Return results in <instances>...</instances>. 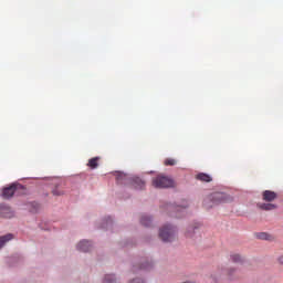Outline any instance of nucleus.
Instances as JSON below:
<instances>
[{"instance_id":"19","label":"nucleus","mask_w":283,"mask_h":283,"mask_svg":"<svg viewBox=\"0 0 283 283\" xmlns=\"http://www.w3.org/2000/svg\"><path fill=\"white\" fill-rule=\"evenodd\" d=\"M128 283H147V282H145V279L143 277H135L130 280Z\"/></svg>"},{"instance_id":"15","label":"nucleus","mask_w":283,"mask_h":283,"mask_svg":"<svg viewBox=\"0 0 283 283\" xmlns=\"http://www.w3.org/2000/svg\"><path fill=\"white\" fill-rule=\"evenodd\" d=\"M260 209H263V211H273L274 209H277V206L273 203H261Z\"/></svg>"},{"instance_id":"7","label":"nucleus","mask_w":283,"mask_h":283,"mask_svg":"<svg viewBox=\"0 0 283 283\" xmlns=\"http://www.w3.org/2000/svg\"><path fill=\"white\" fill-rule=\"evenodd\" d=\"M18 189H23V187L19 184H12L9 187L3 188L1 196L8 200L14 196V191Z\"/></svg>"},{"instance_id":"2","label":"nucleus","mask_w":283,"mask_h":283,"mask_svg":"<svg viewBox=\"0 0 283 283\" xmlns=\"http://www.w3.org/2000/svg\"><path fill=\"white\" fill-rule=\"evenodd\" d=\"M178 235V227L171 223L164 224L159 229V238L163 242H174Z\"/></svg>"},{"instance_id":"21","label":"nucleus","mask_w":283,"mask_h":283,"mask_svg":"<svg viewBox=\"0 0 283 283\" xmlns=\"http://www.w3.org/2000/svg\"><path fill=\"white\" fill-rule=\"evenodd\" d=\"M53 196H63V191L59 190V188L53 189Z\"/></svg>"},{"instance_id":"9","label":"nucleus","mask_w":283,"mask_h":283,"mask_svg":"<svg viewBox=\"0 0 283 283\" xmlns=\"http://www.w3.org/2000/svg\"><path fill=\"white\" fill-rule=\"evenodd\" d=\"M15 212L12 210V208L6 203L0 205V218H14Z\"/></svg>"},{"instance_id":"20","label":"nucleus","mask_w":283,"mask_h":283,"mask_svg":"<svg viewBox=\"0 0 283 283\" xmlns=\"http://www.w3.org/2000/svg\"><path fill=\"white\" fill-rule=\"evenodd\" d=\"M260 239L261 240H271V234H269V233H261L260 234Z\"/></svg>"},{"instance_id":"10","label":"nucleus","mask_w":283,"mask_h":283,"mask_svg":"<svg viewBox=\"0 0 283 283\" xmlns=\"http://www.w3.org/2000/svg\"><path fill=\"white\" fill-rule=\"evenodd\" d=\"M262 196H263V200L265 202H273V200H275V198H277V193H275V191H271V190L263 191Z\"/></svg>"},{"instance_id":"5","label":"nucleus","mask_w":283,"mask_h":283,"mask_svg":"<svg viewBox=\"0 0 283 283\" xmlns=\"http://www.w3.org/2000/svg\"><path fill=\"white\" fill-rule=\"evenodd\" d=\"M75 249L80 253H90L94 249V242H92V240L82 239L75 244Z\"/></svg>"},{"instance_id":"3","label":"nucleus","mask_w":283,"mask_h":283,"mask_svg":"<svg viewBox=\"0 0 283 283\" xmlns=\"http://www.w3.org/2000/svg\"><path fill=\"white\" fill-rule=\"evenodd\" d=\"M153 187L156 189H174L176 180L171 178H155L153 179Z\"/></svg>"},{"instance_id":"23","label":"nucleus","mask_w":283,"mask_h":283,"mask_svg":"<svg viewBox=\"0 0 283 283\" xmlns=\"http://www.w3.org/2000/svg\"><path fill=\"white\" fill-rule=\"evenodd\" d=\"M279 262H280V264H283V254L281 256H279Z\"/></svg>"},{"instance_id":"12","label":"nucleus","mask_w":283,"mask_h":283,"mask_svg":"<svg viewBox=\"0 0 283 283\" xmlns=\"http://www.w3.org/2000/svg\"><path fill=\"white\" fill-rule=\"evenodd\" d=\"M231 262H234L235 264H244V256H242L239 253H232L230 255Z\"/></svg>"},{"instance_id":"22","label":"nucleus","mask_w":283,"mask_h":283,"mask_svg":"<svg viewBox=\"0 0 283 283\" xmlns=\"http://www.w3.org/2000/svg\"><path fill=\"white\" fill-rule=\"evenodd\" d=\"M200 180H201L202 182H211V178H207V179L200 178Z\"/></svg>"},{"instance_id":"6","label":"nucleus","mask_w":283,"mask_h":283,"mask_svg":"<svg viewBox=\"0 0 283 283\" xmlns=\"http://www.w3.org/2000/svg\"><path fill=\"white\" fill-rule=\"evenodd\" d=\"M200 223H192L187 228L186 238H190L191 240H196L200 235Z\"/></svg>"},{"instance_id":"11","label":"nucleus","mask_w":283,"mask_h":283,"mask_svg":"<svg viewBox=\"0 0 283 283\" xmlns=\"http://www.w3.org/2000/svg\"><path fill=\"white\" fill-rule=\"evenodd\" d=\"M11 240H14V234L12 233L0 237V249H3V247H6V244H8V242H10Z\"/></svg>"},{"instance_id":"25","label":"nucleus","mask_w":283,"mask_h":283,"mask_svg":"<svg viewBox=\"0 0 283 283\" xmlns=\"http://www.w3.org/2000/svg\"><path fill=\"white\" fill-rule=\"evenodd\" d=\"M212 277H216V275H212Z\"/></svg>"},{"instance_id":"14","label":"nucleus","mask_w":283,"mask_h":283,"mask_svg":"<svg viewBox=\"0 0 283 283\" xmlns=\"http://www.w3.org/2000/svg\"><path fill=\"white\" fill-rule=\"evenodd\" d=\"M103 283H119L118 279L114 274H106L103 279Z\"/></svg>"},{"instance_id":"24","label":"nucleus","mask_w":283,"mask_h":283,"mask_svg":"<svg viewBox=\"0 0 283 283\" xmlns=\"http://www.w3.org/2000/svg\"><path fill=\"white\" fill-rule=\"evenodd\" d=\"M144 269H147V266H144Z\"/></svg>"},{"instance_id":"17","label":"nucleus","mask_w":283,"mask_h":283,"mask_svg":"<svg viewBox=\"0 0 283 283\" xmlns=\"http://www.w3.org/2000/svg\"><path fill=\"white\" fill-rule=\"evenodd\" d=\"M238 273V268L235 266H230L227 269V275L228 277H233V274Z\"/></svg>"},{"instance_id":"18","label":"nucleus","mask_w":283,"mask_h":283,"mask_svg":"<svg viewBox=\"0 0 283 283\" xmlns=\"http://www.w3.org/2000/svg\"><path fill=\"white\" fill-rule=\"evenodd\" d=\"M112 224V219L109 217L103 219V226L102 229H107V227Z\"/></svg>"},{"instance_id":"13","label":"nucleus","mask_w":283,"mask_h":283,"mask_svg":"<svg viewBox=\"0 0 283 283\" xmlns=\"http://www.w3.org/2000/svg\"><path fill=\"white\" fill-rule=\"evenodd\" d=\"M151 216L149 214H144L140 218V224H143V227H151Z\"/></svg>"},{"instance_id":"1","label":"nucleus","mask_w":283,"mask_h":283,"mask_svg":"<svg viewBox=\"0 0 283 283\" xmlns=\"http://www.w3.org/2000/svg\"><path fill=\"white\" fill-rule=\"evenodd\" d=\"M235 197L227 191L212 192L203 198L205 209H213L216 205L233 202Z\"/></svg>"},{"instance_id":"16","label":"nucleus","mask_w":283,"mask_h":283,"mask_svg":"<svg viewBox=\"0 0 283 283\" xmlns=\"http://www.w3.org/2000/svg\"><path fill=\"white\" fill-rule=\"evenodd\" d=\"M39 203L33 201L29 203V211H31V213H36V211H39Z\"/></svg>"},{"instance_id":"8","label":"nucleus","mask_w":283,"mask_h":283,"mask_svg":"<svg viewBox=\"0 0 283 283\" xmlns=\"http://www.w3.org/2000/svg\"><path fill=\"white\" fill-rule=\"evenodd\" d=\"M118 182H129L133 189H145V180L140 178L118 179Z\"/></svg>"},{"instance_id":"4","label":"nucleus","mask_w":283,"mask_h":283,"mask_svg":"<svg viewBox=\"0 0 283 283\" xmlns=\"http://www.w3.org/2000/svg\"><path fill=\"white\" fill-rule=\"evenodd\" d=\"M163 207L166 211H182V209H189V207H191V202L187 199H181L174 203H166Z\"/></svg>"}]
</instances>
